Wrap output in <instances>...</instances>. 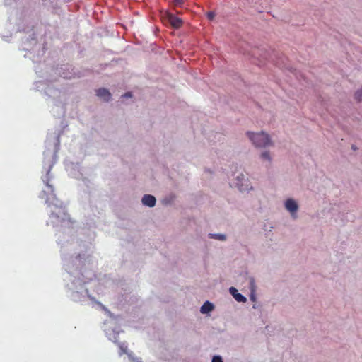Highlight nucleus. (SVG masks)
Wrapping results in <instances>:
<instances>
[{
  "label": "nucleus",
  "mask_w": 362,
  "mask_h": 362,
  "mask_svg": "<svg viewBox=\"0 0 362 362\" xmlns=\"http://www.w3.org/2000/svg\"><path fill=\"white\" fill-rule=\"evenodd\" d=\"M211 238H215L219 240H225L226 235L223 234H209Z\"/></svg>",
  "instance_id": "obj_10"
},
{
  "label": "nucleus",
  "mask_w": 362,
  "mask_h": 362,
  "mask_svg": "<svg viewBox=\"0 0 362 362\" xmlns=\"http://www.w3.org/2000/svg\"><path fill=\"white\" fill-rule=\"evenodd\" d=\"M122 97L124 98H131L132 97V93L130 92H127L126 93H124Z\"/></svg>",
  "instance_id": "obj_16"
},
{
  "label": "nucleus",
  "mask_w": 362,
  "mask_h": 362,
  "mask_svg": "<svg viewBox=\"0 0 362 362\" xmlns=\"http://www.w3.org/2000/svg\"><path fill=\"white\" fill-rule=\"evenodd\" d=\"M286 209L291 213L292 216L296 218V216L295 214L296 213L298 206L297 203L292 199H288L285 202Z\"/></svg>",
  "instance_id": "obj_4"
},
{
  "label": "nucleus",
  "mask_w": 362,
  "mask_h": 362,
  "mask_svg": "<svg viewBox=\"0 0 362 362\" xmlns=\"http://www.w3.org/2000/svg\"><path fill=\"white\" fill-rule=\"evenodd\" d=\"M229 291L238 302L245 303L247 301V298L242 294L239 293L235 288L230 287Z\"/></svg>",
  "instance_id": "obj_6"
},
{
  "label": "nucleus",
  "mask_w": 362,
  "mask_h": 362,
  "mask_svg": "<svg viewBox=\"0 0 362 362\" xmlns=\"http://www.w3.org/2000/svg\"><path fill=\"white\" fill-rule=\"evenodd\" d=\"M215 16V14L214 12H209L207 13V17L209 20H212Z\"/></svg>",
  "instance_id": "obj_15"
},
{
  "label": "nucleus",
  "mask_w": 362,
  "mask_h": 362,
  "mask_svg": "<svg viewBox=\"0 0 362 362\" xmlns=\"http://www.w3.org/2000/svg\"><path fill=\"white\" fill-rule=\"evenodd\" d=\"M261 157L264 160H267L269 161L271 160V157L268 151L263 152L261 155Z\"/></svg>",
  "instance_id": "obj_12"
},
{
  "label": "nucleus",
  "mask_w": 362,
  "mask_h": 362,
  "mask_svg": "<svg viewBox=\"0 0 362 362\" xmlns=\"http://www.w3.org/2000/svg\"><path fill=\"white\" fill-rule=\"evenodd\" d=\"M214 308V305L209 301H206L200 308V312L203 314L212 311Z\"/></svg>",
  "instance_id": "obj_9"
},
{
  "label": "nucleus",
  "mask_w": 362,
  "mask_h": 362,
  "mask_svg": "<svg viewBox=\"0 0 362 362\" xmlns=\"http://www.w3.org/2000/svg\"><path fill=\"white\" fill-rule=\"evenodd\" d=\"M247 134L252 141L253 144L257 147H266L272 145V141L269 135L264 132L257 134L248 132Z\"/></svg>",
  "instance_id": "obj_1"
},
{
  "label": "nucleus",
  "mask_w": 362,
  "mask_h": 362,
  "mask_svg": "<svg viewBox=\"0 0 362 362\" xmlns=\"http://www.w3.org/2000/svg\"><path fill=\"white\" fill-rule=\"evenodd\" d=\"M355 99L358 100V101H361L362 100V88L358 91L356 92L355 93Z\"/></svg>",
  "instance_id": "obj_11"
},
{
  "label": "nucleus",
  "mask_w": 362,
  "mask_h": 362,
  "mask_svg": "<svg viewBox=\"0 0 362 362\" xmlns=\"http://www.w3.org/2000/svg\"><path fill=\"white\" fill-rule=\"evenodd\" d=\"M212 362H223L222 358L219 356H215L212 358Z\"/></svg>",
  "instance_id": "obj_14"
},
{
  "label": "nucleus",
  "mask_w": 362,
  "mask_h": 362,
  "mask_svg": "<svg viewBox=\"0 0 362 362\" xmlns=\"http://www.w3.org/2000/svg\"><path fill=\"white\" fill-rule=\"evenodd\" d=\"M156 198L150 194H146L142 198V203L143 204L149 206L153 207L156 204Z\"/></svg>",
  "instance_id": "obj_8"
},
{
  "label": "nucleus",
  "mask_w": 362,
  "mask_h": 362,
  "mask_svg": "<svg viewBox=\"0 0 362 362\" xmlns=\"http://www.w3.org/2000/svg\"><path fill=\"white\" fill-rule=\"evenodd\" d=\"M96 95L103 98L105 101H109L111 99V93L105 88H99L97 90Z\"/></svg>",
  "instance_id": "obj_7"
},
{
  "label": "nucleus",
  "mask_w": 362,
  "mask_h": 362,
  "mask_svg": "<svg viewBox=\"0 0 362 362\" xmlns=\"http://www.w3.org/2000/svg\"><path fill=\"white\" fill-rule=\"evenodd\" d=\"M237 185L240 191H248L252 189V187L248 183V180L245 179L243 175H241V176H237Z\"/></svg>",
  "instance_id": "obj_3"
},
{
  "label": "nucleus",
  "mask_w": 362,
  "mask_h": 362,
  "mask_svg": "<svg viewBox=\"0 0 362 362\" xmlns=\"http://www.w3.org/2000/svg\"><path fill=\"white\" fill-rule=\"evenodd\" d=\"M54 191V190L53 186L49 183H47L46 189L41 192L40 197V198L44 199L46 203L54 204L57 205V204L54 203V201L57 200V198Z\"/></svg>",
  "instance_id": "obj_2"
},
{
  "label": "nucleus",
  "mask_w": 362,
  "mask_h": 362,
  "mask_svg": "<svg viewBox=\"0 0 362 362\" xmlns=\"http://www.w3.org/2000/svg\"><path fill=\"white\" fill-rule=\"evenodd\" d=\"M185 2V0H173V4L176 6H182Z\"/></svg>",
  "instance_id": "obj_13"
},
{
  "label": "nucleus",
  "mask_w": 362,
  "mask_h": 362,
  "mask_svg": "<svg viewBox=\"0 0 362 362\" xmlns=\"http://www.w3.org/2000/svg\"><path fill=\"white\" fill-rule=\"evenodd\" d=\"M168 19L170 23V24L174 28H180L183 23V21L181 18L175 16L173 14H168Z\"/></svg>",
  "instance_id": "obj_5"
},
{
  "label": "nucleus",
  "mask_w": 362,
  "mask_h": 362,
  "mask_svg": "<svg viewBox=\"0 0 362 362\" xmlns=\"http://www.w3.org/2000/svg\"><path fill=\"white\" fill-rule=\"evenodd\" d=\"M258 52H259V49H255L254 51H253L254 54H258Z\"/></svg>",
  "instance_id": "obj_17"
}]
</instances>
